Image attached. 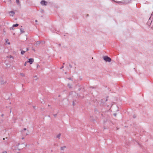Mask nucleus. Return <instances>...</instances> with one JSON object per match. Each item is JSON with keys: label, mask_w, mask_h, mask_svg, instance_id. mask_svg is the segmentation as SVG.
Returning a JSON list of instances; mask_svg holds the SVG:
<instances>
[{"label": "nucleus", "mask_w": 153, "mask_h": 153, "mask_svg": "<svg viewBox=\"0 0 153 153\" xmlns=\"http://www.w3.org/2000/svg\"><path fill=\"white\" fill-rule=\"evenodd\" d=\"M150 22V27L151 28L153 29V14H152L151 16L150 17L148 21V23Z\"/></svg>", "instance_id": "obj_1"}, {"label": "nucleus", "mask_w": 153, "mask_h": 153, "mask_svg": "<svg viewBox=\"0 0 153 153\" xmlns=\"http://www.w3.org/2000/svg\"><path fill=\"white\" fill-rule=\"evenodd\" d=\"M103 59L106 62H110L111 61V59L107 56L103 57Z\"/></svg>", "instance_id": "obj_2"}, {"label": "nucleus", "mask_w": 153, "mask_h": 153, "mask_svg": "<svg viewBox=\"0 0 153 153\" xmlns=\"http://www.w3.org/2000/svg\"><path fill=\"white\" fill-rule=\"evenodd\" d=\"M48 2L44 0H42L41 1L40 4L42 6H46L47 5Z\"/></svg>", "instance_id": "obj_3"}, {"label": "nucleus", "mask_w": 153, "mask_h": 153, "mask_svg": "<svg viewBox=\"0 0 153 153\" xmlns=\"http://www.w3.org/2000/svg\"><path fill=\"white\" fill-rule=\"evenodd\" d=\"M114 1L117 3L121 4H123L127 3V2H126L124 0L120 1Z\"/></svg>", "instance_id": "obj_4"}, {"label": "nucleus", "mask_w": 153, "mask_h": 153, "mask_svg": "<svg viewBox=\"0 0 153 153\" xmlns=\"http://www.w3.org/2000/svg\"><path fill=\"white\" fill-rule=\"evenodd\" d=\"M34 59L32 58L29 59H28V61L27 62L30 63V64H32L33 62H34Z\"/></svg>", "instance_id": "obj_5"}, {"label": "nucleus", "mask_w": 153, "mask_h": 153, "mask_svg": "<svg viewBox=\"0 0 153 153\" xmlns=\"http://www.w3.org/2000/svg\"><path fill=\"white\" fill-rule=\"evenodd\" d=\"M9 15L10 16H13L14 15L15 13L13 11H11L9 12Z\"/></svg>", "instance_id": "obj_6"}, {"label": "nucleus", "mask_w": 153, "mask_h": 153, "mask_svg": "<svg viewBox=\"0 0 153 153\" xmlns=\"http://www.w3.org/2000/svg\"><path fill=\"white\" fill-rule=\"evenodd\" d=\"M0 81L1 82V84H3L6 82V81H4V80H2V78L1 79H0Z\"/></svg>", "instance_id": "obj_7"}, {"label": "nucleus", "mask_w": 153, "mask_h": 153, "mask_svg": "<svg viewBox=\"0 0 153 153\" xmlns=\"http://www.w3.org/2000/svg\"><path fill=\"white\" fill-rule=\"evenodd\" d=\"M20 50L21 51V54H22V55H23L24 54V53L26 52V51H23L21 49Z\"/></svg>", "instance_id": "obj_8"}, {"label": "nucleus", "mask_w": 153, "mask_h": 153, "mask_svg": "<svg viewBox=\"0 0 153 153\" xmlns=\"http://www.w3.org/2000/svg\"><path fill=\"white\" fill-rule=\"evenodd\" d=\"M9 40L8 39H5V42L6 43H7L8 45H9L10 44V42H8Z\"/></svg>", "instance_id": "obj_9"}, {"label": "nucleus", "mask_w": 153, "mask_h": 153, "mask_svg": "<svg viewBox=\"0 0 153 153\" xmlns=\"http://www.w3.org/2000/svg\"><path fill=\"white\" fill-rule=\"evenodd\" d=\"M20 30L21 33H24L25 32V31H24V30L22 28H20Z\"/></svg>", "instance_id": "obj_10"}, {"label": "nucleus", "mask_w": 153, "mask_h": 153, "mask_svg": "<svg viewBox=\"0 0 153 153\" xmlns=\"http://www.w3.org/2000/svg\"><path fill=\"white\" fill-rule=\"evenodd\" d=\"M68 86L69 88H72V85L69 83L68 84Z\"/></svg>", "instance_id": "obj_11"}, {"label": "nucleus", "mask_w": 153, "mask_h": 153, "mask_svg": "<svg viewBox=\"0 0 153 153\" xmlns=\"http://www.w3.org/2000/svg\"><path fill=\"white\" fill-rule=\"evenodd\" d=\"M40 43H41V42L40 41H37L36 43V45H38Z\"/></svg>", "instance_id": "obj_12"}, {"label": "nucleus", "mask_w": 153, "mask_h": 153, "mask_svg": "<svg viewBox=\"0 0 153 153\" xmlns=\"http://www.w3.org/2000/svg\"><path fill=\"white\" fill-rule=\"evenodd\" d=\"M61 134H58V135H57L56 136V137L57 138H58L59 139L60 138V136H61Z\"/></svg>", "instance_id": "obj_13"}, {"label": "nucleus", "mask_w": 153, "mask_h": 153, "mask_svg": "<svg viewBox=\"0 0 153 153\" xmlns=\"http://www.w3.org/2000/svg\"><path fill=\"white\" fill-rule=\"evenodd\" d=\"M66 148V147L65 146H64L63 147H61V150H64V149Z\"/></svg>", "instance_id": "obj_14"}, {"label": "nucleus", "mask_w": 153, "mask_h": 153, "mask_svg": "<svg viewBox=\"0 0 153 153\" xmlns=\"http://www.w3.org/2000/svg\"><path fill=\"white\" fill-rule=\"evenodd\" d=\"M19 25V24H15V25H13V27H17V26H18Z\"/></svg>", "instance_id": "obj_15"}, {"label": "nucleus", "mask_w": 153, "mask_h": 153, "mask_svg": "<svg viewBox=\"0 0 153 153\" xmlns=\"http://www.w3.org/2000/svg\"><path fill=\"white\" fill-rule=\"evenodd\" d=\"M16 2L18 4H19V0H16Z\"/></svg>", "instance_id": "obj_16"}, {"label": "nucleus", "mask_w": 153, "mask_h": 153, "mask_svg": "<svg viewBox=\"0 0 153 153\" xmlns=\"http://www.w3.org/2000/svg\"><path fill=\"white\" fill-rule=\"evenodd\" d=\"M20 75L22 77H24L25 76V74L23 73H21Z\"/></svg>", "instance_id": "obj_17"}, {"label": "nucleus", "mask_w": 153, "mask_h": 153, "mask_svg": "<svg viewBox=\"0 0 153 153\" xmlns=\"http://www.w3.org/2000/svg\"><path fill=\"white\" fill-rule=\"evenodd\" d=\"M13 27H13V26H12V27H10V30H14Z\"/></svg>", "instance_id": "obj_18"}, {"label": "nucleus", "mask_w": 153, "mask_h": 153, "mask_svg": "<svg viewBox=\"0 0 153 153\" xmlns=\"http://www.w3.org/2000/svg\"><path fill=\"white\" fill-rule=\"evenodd\" d=\"M39 67H40V66L39 65L37 64V67H36L37 68H38Z\"/></svg>", "instance_id": "obj_19"}, {"label": "nucleus", "mask_w": 153, "mask_h": 153, "mask_svg": "<svg viewBox=\"0 0 153 153\" xmlns=\"http://www.w3.org/2000/svg\"><path fill=\"white\" fill-rule=\"evenodd\" d=\"M26 65H27V62H25L24 64V65L25 66Z\"/></svg>", "instance_id": "obj_20"}, {"label": "nucleus", "mask_w": 153, "mask_h": 153, "mask_svg": "<svg viewBox=\"0 0 153 153\" xmlns=\"http://www.w3.org/2000/svg\"><path fill=\"white\" fill-rule=\"evenodd\" d=\"M2 153H7V152L6 151H4Z\"/></svg>", "instance_id": "obj_21"}, {"label": "nucleus", "mask_w": 153, "mask_h": 153, "mask_svg": "<svg viewBox=\"0 0 153 153\" xmlns=\"http://www.w3.org/2000/svg\"><path fill=\"white\" fill-rule=\"evenodd\" d=\"M57 115L56 114H55L53 115V116L54 117H56Z\"/></svg>", "instance_id": "obj_22"}, {"label": "nucleus", "mask_w": 153, "mask_h": 153, "mask_svg": "<svg viewBox=\"0 0 153 153\" xmlns=\"http://www.w3.org/2000/svg\"><path fill=\"white\" fill-rule=\"evenodd\" d=\"M69 67H70L71 68L72 67V66H71V65H70V64H69Z\"/></svg>", "instance_id": "obj_23"}, {"label": "nucleus", "mask_w": 153, "mask_h": 153, "mask_svg": "<svg viewBox=\"0 0 153 153\" xmlns=\"http://www.w3.org/2000/svg\"><path fill=\"white\" fill-rule=\"evenodd\" d=\"M28 50H29V49H28V48H27L26 49V51H26V52L27 51H28Z\"/></svg>", "instance_id": "obj_24"}, {"label": "nucleus", "mask_w": 153, "mask_h": 153, "mask_svg": "<svg viewBox=\"0 0 153 153\" xmlns=\"http://www.w3.org/2000/svg\"><path fill=\"white\" fill-rule=\"evenodd\" d=\"M10 58H12L13 59V56H10Z\"/></svg>", "instance_id": "obj_25"}, {"label": "nucleus", "mask_w": 153, "mask_h": 153, "mask_svg": "<svg viewBox=\"0 0 153 153\" xmlns=\"http://www.w3.org/2000/svg\"><path fill=\"white\" fill-rule=\"evenodd\" d=\"M33 107V108H34L35 109H36V106H34Z\"/></svg>", "instance_id": "obj_26"}, {"label": "nucleus", "mask_w": 153, "mask_h": 153, "mask_svg": "<svg viewBox=\"0 0 153 153\" xmlns=\"http://www.w3.org/2000/svg\"><path fill=\"white\" fill-rule=\"evenodd\" d=\"M4 116V114H2L1 115V116L2 117H3V116Z\"/></svg>", "instance_id": "obj_27"}, {"label": "nucleus", "mask_w": 153, "mask_h": 153, "mask_svg": "<svg viewBox=\"0 0 153 153\" xmlns=\"http://www.w3.org/2000/svg\"><path fill=\"white\" fill-rule=\"evenodd\" d=\"M24 130H26V128H24Z\"/></svg>", "instance_id": "obj_28"}, {"label": "nucleus", "mask_w": 153, "mask_h": 153, "mask_svg": "<svg viewBox=\"0 0 153 153\" xmlns=\"http://www.w3.org/2000/svg\"><path fill=\"white\" fill-rule=\"evenodd\" d=\"M114 116H116V114H114Z\"/></svg>", "instance_id": "obj_29"}, {"label": "nucleus", "mask_w": 153, "mask_h": 153, "mask_svg": "<svg viewBox=\"0 0 153 153\" xmlns=\"http://www.w3.org/2000/svg\"><path fill=\"white\" fill-rule=\"evenodd\" d=\"M58 45L59 46H61V44H58Z\"/></svg>", "instance_id": "obj_30"}, {"label": "nucleus", "mask_w": 153, "mask_h": 153, "mask_svg": "<svg viewBox=\"0 0 153 153\" xmlns=\"http://www.w3.org/2000/svg\"><path fill=\"white\" fill-rule=\"evenodd\" d=\"M133 117H134V118H135V117H135V116H134V115Z\"/></svg>", "instance_id": "obj_31"}, {"label": "nucleus", "mask_w": 153, "mask_h": 153, "mask_svg": "<svg viewBox=\"0 0 153 153\" xmlns=\"http://www.w3.org/2000/svg\"><path fill=\"white\" fill-rule=\"evenodd\" d=\"M73 94H75L76 93H75L74 92H73Z\"/></svg>", "instance_id": "obj_32"}, {"label": "nucleus", "mask_w": 153, "mask_h": 153, "mask_svg": "<svg viewBox=\"0 0 153 153\" xmlns=\"http://www.w3.org/2000/svg\"><path fill=\"white\" fill-rule=\"evenodd\" d=\"M35 22H37V20H36L35 21Z\"/></svg>", "instance_id": "obj_33"}, {"label": "nucleus", "mask_w": 153, "mask_h": 153, "mask_svg": "<svg viewBox=\"0 0 153 153\" xmlns=\"http://www.w3.org/2000/svg\"><path fill=\"white\" fill-rule=\"evenodd\" d=\"M68 79L69 80H71V79L70 78H68Z\"/></svg>", "instance_id": "obj_34"}, {"label": "nucleus", "mask_w": 153, "mask_h": 153, "mask_svg": "<svg viewBox=\"0 0 153 153\" xmlns=\"http://www.w3.org/2000/svg\"><path fill=\"white\" fill-rule=\"evenodd\" d=\"M24 139V137H22V139Z\"/></svg>", "instance_id": "obj_35"}, {"label": "nucleus", "mask_w": 153, "mask_h": 153, "mask_svg": "<svg viewBox=\"0 0 153 153\" xmlns=\"http://www.w3.org/2000/svg\"><path fill=\"white\" fill-rule=\"evenodd\" d=\"M63 68V66L62 67V68H61H61Z\"/></svg>", "instance_id": "obj_36"}, {"label": "nucleus", "mask_w": 153, "mask_h": 153, "mask_svg": "<svg viewBox=\"0 0 153 153\" xmlns=\"http://www.w3.org/2000/svg\"><path fill=\"white\" fill-rule=\"evenodd\" d=\"M3 140H5V139L4 138H3Z\"/></svg>", "instance_id": "obj_37"}, {"label": "nucleus", "mask_w": 153, "mask_h": 153, "mask_svg": "<svg viewBox=\"0 0 153 153\" xmlns=\"http://www.w3.org/2000/svg\"><path fill=\"white\" fill-rule=\"evenodd\" d=\"M73 105H74V102L73 103Z\"/></svg>", "instance_id": "obj_38"}, {"label": "nucleus", "mask_w": 153, "mask_h": 153, "mask_svg": "<svg viewBox=\"0 0 153 153\" xmlns=\"http://www.w3.org/2000/svg\"><path fill=\"white\" fill-rule=\"evenodd\" d=\"M11 111L10 110V113H11Z\"/></svg>", "instance_id": "obj_39"}, {"label": "nucleus", "mask_w": 153, "mask_h": 153, "mask_svg": "<svg viewBox=\"0 0 153 153\" xmlns=\"http://www.w3.org/2000/svg\"><path fill=\"white\" fill-rule=\"evenodd\" d=\"M128 3H129V2H129V1H128Z\"/></svg>", "instance_id": "obj_40"}, {"label": "nucleus", "mask_w": 153, "mask_h": 153, "mask_svg": "<svg viewBox=\"0 0 153 153\" xmlns=\"http://www.w3.org/2000/svg\"><path fill=\"white\" fill-rule=\"evenodd\" d=\"M91 117H90V119H91Z\"/></svg>", "instance_id": "obj_41"}]
</instances>
